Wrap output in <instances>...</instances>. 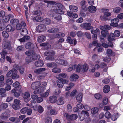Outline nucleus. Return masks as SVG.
Listing matches in <instances>:
<instances>
[{"instance_id":"14","label":"nucleus","mask_w":123,"mask_h":123,"mask_svg":"<svg viewBox=\"0 0 123 123\" xmlns=\"http://www.w3.org/2000/svg\"><path fill=\"white\" fill-rule=\"evenodd\" d=\"M61 9H53L52 11V13H54L55 14L57 13L58 14H63L64 12Z\"/></svg>"},{"instance_id":"26","label":"nucleus","mask_w":123,"mask_h":123,"mask_svg":"<svg viewBox=\"0 0 123 123\" xmlns=\"http://www.w3.org/2000/svg\"><path fill=\"white\" fill-rule=\"evenodd\" d=\"M96 8L95 6H89L88 8V10L89 11L93 13L95 12L96 11Z\"/></svg>"},{"instance_id":"56","label":"nucleus","mask_w":123,"mask_h":123,"mask_svg":"<svg viewBox=\"0 0 123 123\" xmlns=\"http://www.w3.org/2000/svg\"><path fill=\"white\" fill-rule=\"evenodd\" d=\"M113 34L115 37H118L120 35V32L119 31L116 30L115 31Z\"/></svg>"},{"instance_id":"50","label":"nucleus","mask_w":123,"mask_h":123,"mask_svg":"<svg viewBox=\"0 0 123 123\" xmlns=\"http://www.w3.org/2000/svg\"><path fill=\"white\" fill-rule=\"evenodd\" d=\"M44 59L46 60L52 61L54 60V58L53 56L50 55L48 57H45Z\"/></svg>"},{"instance_id":"15","label":"nucleus","mask_w":123,"mask_h":123,"mask_svg":"<svg viewBox=\"0 0 123 123\" xmlns=\"http://www.w3.org/2000/svg\"><path fill=\"white\" fill-rule=\"evenodd\" d=\"M52 15L55 18L57 21H60L61 20L62 18L60 14L52 13Z\"/></svg>"},{"instance_id":"8","label":"nucleus","mask_w":123,"mask_h":123,"mask_svg":"<svg viewBox=\"0 0 123 123\" xmlns=\"http://www.w3.org/2000/svg\"><path fill=\"white\" fill-rule=\"evenodd\" d=\"M41 83L39 81H37L32 83L31 85V87L33 90L37 89L39 87Z\"/></svg>"},{"instance_id":"5","label":"nucleus","mask_w":123,"mask_h":123,"mask_svg":"<svg viewBox=\"0 0 123 123\" xmlns=\"http://www.w3.org/2000/svg\"><path fill=\"white\" fill-rule=\"evenodd\" d=\"M119 21V19L118 18H115L111 20V23L110 25L111 26L117 27L118 26V23Z\"/></svg>"},{"instance_id":"64","label":"nucleus","mask_w":123,"mask_h":123,"mask_svg":"<svg viewBox=\"0 0 123 123\" xmlns=\"http://www.w3.org/2000/svg\"><path fill=\"white\" fill-rule=\"evenodd\" d=\"M108 99L107 98H104L103 99V102L104 105H106L108 103Z\"/></svg>"},{"instance_id":"10","label":"nucleus","mask_w":123,"mask_h":123,"mask_svg":"<svg viewBox=\"0 0 123 123\" xmlns=\"http://www.w3.org/2000/svg\"><path fill=\"white\" fill-rule=\"evenodd\" d=\"M46 70V69L44 68H39L35 69L34 72L36 74L38 75L42 74Z\"/></svg>"},{"instance_id":"49","label":"nucleus","mask_w":123,"mask_h":123,"mask_svg":"<svg viewBox=\"0 0 123 123\" xmlns=\"http://www.w3.org/2000/svg\"><path fill=\"white\" fill-rule=\"evenodd\" d=\"M61 69L59 68H54L52 70V71L54 73H58L61 72Z\"/></svg>"},{"instance_id":"28","label":"nucleus","mask_w":123,"mask_h":123,"mask_svg":"<svg viewBox=\"0 0 123 123\" xmlns=\"http://www.w3.org/2000/svg\"><path fill=\"white\" fill-rule=\"evenodd\" d=\"M12 18L10 21V23L11 25H15L18 23L19 21L18 19L16 18Z\"/></svg>"},{"instance_id":"25","label":"nucleus","mask_w":123,"mask_h":123,"mask_svg":"<svg viewBox=\"0 0 123 123\" xmlns=\"http://www.w3.org/2000/svg\"><path fill=\"white\" fill-rule=\"evenodd\" d=\"M25 48L27 49H31L34 48V46L33 44L30 42L28 43L25 45Z\"/></svg>"},{"instance_id":"40","label":"nucleus","mask_w":123,"mask_h":123,"mask_svg":"<svg viewBox=\"0 0 123 123\" xmlns=\"http://www.w3.org/2000/svg\"><path fill=\"white\" fill-rule=\"evenodd\" d=\"M35 52L33 50H31L26 51L25 52V54L27 55H34Z\"/></svg>"},{"instance_id":"11","label":"nucleus","mask_w":123,"mask_h":123,"mask_svg":"<svg viewBox=\"0 0 123 123\" xmlns=\"http://www.w3.org/2000/svg\"><path fill=\"white\" fill-rule=\"evenodd\" d=\"M55 61L56 62L62 65L66 66L67 65L68 63L67 61L62 59L56 60Z\"/></svg>"},{"instance_id":"30","label":"nucleus","mask_w":123,"mask_h":123,"mask_svg":"<svg viewBox=\"0 0 123 123\" xmlns=\"http://www.w3.org/2000/svg\"><path fill=\"white\" fill-rule=\"evenodd\" d=\"M110 90V87L108 85H105L103 87V92L105 93H108Z\"/></svg>"},{"instance_id":"59","label":"nucleus","mask_w":123,"mask_h":123,"mask_svg":"<svg viewBox=\"0 0 123 123\" xmlns=\"http://www.w3.org/2000/svg\"><path fill=\"white\" fill-rule=\"evenodd\" d=\"M45 121L46 123H51V119L50 117H48L45 119Z\"/></svg>"},{"instance_id":"44","label":"nucleus","mask_w":123,"mask_h":123,"mask_svg":"<svg viewBox=\"0 0 123 123\" xmlns=\"http://www.w3.org/2000/svg\"><path fill=\"white\" fill-rule=\"evenodd\" d=\"M78 117L77 115L76 114H73L70 116V119L71 120H75Z\"/></svg>"},{"instance_id":"47","label":"nucleus","mask_w":123,"mask_h":123,"mask_svg":"<svg viewBox=\"0 0 123 123\" xmlns=\"http://www.w3.org/2000/svg\"><path fill=\"white\" fill-rule=\"evenodd\" d=\"M34 19L38 22H41L43 21V19L42 17H41L36 16L35 17Z\"/></svg>"},{"instance_id":"29","label":"nucleus","mask_w":123,"mask_h":123,"mask_svg":"<svg viewBox=\"0 0 123 123\" xmlns=\"http://www.w3.org/2000/svg\"><path fill=\"white\" fill-rule=\"evenodd\" d=\"M83 95L82 93H80L77 95L76 97V100L79 103H81L82 100Z\"/></svg>"},{"instance_id":"63","label":"nucleus","mask_w":123,"mask_h":123,"mask_svg":"<svg viewBox=\"0 0 123 123\" xmlns=\"http://www.w3.org/2000/svg\"><path fill=\"white\" fill-rule=\"evenodd\" d=\"M67 14L68 16L71 18L73 17L74 15V13L73 12L69 11H67Z\"/></svg>"},{"instance_id":"54","label":"nucleus","mask_w":123,"mask_h":123,"mask_svg":"<svg viewBox=\"0 0 123 123\" xmlns=\"http://www.w3.org/2000/svg\"><path fill=\"white\" fill-rule=\"evenodd\" d=\"M2 35L4 37L6 38H8L9 36L8 34L5 31H4L2 32Z\"/></svg>"},{"instance_id":"9","label":"nucleus","mask_w":123,"mask_h":123,"mask_svg":"<svg viewBox=\"0 0 123 123\" xmlns=\"http://www.w3.org/2000/svg\"><path fill=\"white\" fill-rule=\"evenodd\" d=\"M81 27L84 28L86 30H88L92 28L91 26V24L89 23H83L80 25Z\"/></svg>"},{"instance_id":"20","label":"nucleus","mask_w":123,"mask_h":123,"mask_svg":"<svg viewBox=\"0 0 123 123\" xmlns=\"http://www.w3.org/2000/svg\"><path fill=\"white\" fill-rule=\"evenodd\" d=\"M63 98L60 97L58 99L57 101V104L58 105H62L64 103Z\"/></svg>"},{"instance_id":"35","label":"nucleus","mask_w":123,"mask_h":123,"mask_svg":"<svg viewBox=\"0 0 123 123\" xmlns=\"http://www.w3.org/2000/svg\"><path fill=\"white\" fill-rule=\"evenodd\" d=\"M101 34L104 37H106V35H108V31L106 29H105L101 31Z\"/></svg>"},{"instance_id":"4","label":"nucleus","mask_w":123,"mask_h":123,"mask_svg":"<svg viewBox=\"0 0 123 123\" xmlns=\"http://www.w3.org/2000/svg\"><path fill=\"white\" fill-rule=\"evenodd\" d=\"M36 28L37 31L39 32L44 31L47 29L46 26L44 24L38 25Z\"/></svg>"},{"instance_id":"32","label":"nucleus","mask_w":123,"mask_h":123,"mask_svg":"<svg viewBox=\"0 0 123 123\" xmlns=\"http://www.w3.org/2000/svg\"><path fill=\"white\" fill-rule=\"evenodd\" d=\"M99 110L96 107L92 108L91 110V112L92 114H94L97 113Z\"/></svg>"},{"instance_id":"43","label":"nucleus","mask_w":123,"mask_h":123,"mask_svg":"<svg viewBox=\"0 0 123 123\" xmlns=\"http://www.w3.org/2000/svg\"><path fill=\"white\" fill-rule=\"evenodd\" d=\"M15 68H13L9 71L6 74V76L8 77H10L12 76L13 74V71Z\"/></svg>"},{"instance_id":"42","label":"nucleus","mask_w":123,"mask_h":123,"mask_svg":"<svg viewBox=\"0 0 123 123\" xmlns=\"http://www.w3.org/2000/svg\"><path fill=\"white\" fill-rule=\"evenodd\" d=\"M13 83V81L11 79H9L7 80L6 82V84L7 86H10Z\"/></svg>"},{"instance_id":"38","label":"nucleus","mask_w":123,"mask_h":123,"mask_svg":"<svg viewBox=\"0 0 123 123\" xmlns=\"http://www.w3.org/2000/svg\"><path fill=\"white\" fill-rule=\"evenodd\" d=\"M115 37L114 34L111 33L108 38V40L110 41L114 40L115 39Z\"/></svg>"},{"instance_id":"52","label":"nucleus","mask_w":123,"mask_h":123,"mask_svg":"<svg viewBox=\"0 0 123 123\" xmlns=\"http://www.w3.org/2000/svg\"><path fill=\"white\" fill-rule=\"evenodd\" d=\"M105 116L106 118L109 119L111 117V115L109 112L107 111L105 114Z\"/></svg>"},{"instance_id":"19","label":"nucleus","mask_w":123,"mask_h":123,"mask_svg":"<svg viewBox=\"0 0 123 123\" xmlns=\"http://www.w3.org/2000/svg\"><path fill=\"white\" fill-rule=\"evenodd\" d=\"M10 116V114L6 112H4L2 114L1 118L4 120H6Z\"/></svg>"},{"instance_id":"1","label":"nucleus","mask_w":123,"mask_h":123,"mask_svg":"<svg viewBox=\"0 0 123 123\" xmlns=\"http://www.w3.org/2000/svg\"><path fill=\"white\" fill-rule=\"evenodd\" d=\"M14 103L12 105L13 108L15 110L19 109L21 105L20 100L18 99H15L14 100Z\"/></svg>"},{"instance_id":"62","label":"nucleus","mask_w":123,"mask_h":123,"mask_svg":"<svg viewBox=\"0 0 123 123\" xmlns=\"http://www.w3.org/2000/svg\"><path fill=\"white\" fill-rule=\"evenodd\" d=\"M91 32L92 34H98L99 32V30L98 29H97L96 30H91Z\"/></svg>"},{"instance_id":"24","label":"nucleus","mask_w":123,"mask_h":123,"mask_svg":"<svg viewBox=\"0 0 123 123\" xmlns=\"http://www.w3.org/2000/svg\"><path fill=\"white\" fill-rule=\"evenodd\" d=\"M12 86L16 89L19 90L21 88V86H19V83L18 81H16L13 83Z\"/></svg>"},{"instance_id":"46","label":"nucleus","mask_w":123,"mask_h":123,"mask_svg":"<svg viewBox=\"0 0 123 123\" xmlns=\"http://www.w3.org/2000/svg\"><path fill=\"white\" fill-rule=\"evenodd\" d=\"M50 91V89H48L43 94H42L41 95L42 97H47L49 95Z\"/></svg>"},{"instance_id":"22","label":"nucleus","mask_w":123,"mask_h":123,"mask_svg":"<svg viewBox=\"0 0 123 123\" xmlns=\"http://www.w3.org/2000/svg\"><path fill=\"white\" fill-rule=\"evenodd\" d=\"M78 78L79 76L77 74H73L71 75L70 80L71 81H73L75 80L78 79Z\"/></svg>"},{"instance_id":"13","label":"nucleus","mask_w":123,"mask_h":123,"mask_svg":"<svg viewBox=\"0 0 123 123\" xmlns=\"http://www.w3.org/2000/svg\"><path fill=\"white\" fill-rule=\"evenodd\" d=\"M13 74L12 77V78L13 79L18 78L19 77V75L17 74V71L16 69H14L13 71Z\"/></svg>"},{"instance_id":"60","label":"nucleus","mask_w":123,"mask_h":123,"mask_svg":"<svg viewBox=\"0 0 123 123\" xmlns=\"http://www.w3.org/2000/svg\"><path fill=\"white\" fill-rule=\"evenodd\" d=\"M67 41L68 43L72 44L74 43V41L71 37H68L67 38Z\"/></svg>"},{"instance_id":"23","label":"nucleus","mask_w":123,"mask_h":123,"mask_svg":"<svg viewBox=\"0 0 123 123\" xmlns=\"http://www.w3.org/2000/svg\"><path fill=\"white\" fill-rule=\"evenodd\" d=\"M6 30L8 32L11 31H13L14 30V27H12V26L10 25H8L6 27Z\"/></svg>"},{"instance_id":"51","label":"nucleus","mask_w":123,"mask_h":123,"mask_svg":"<svg viewBox=\"0 0 123 123\" xmlns=\"http://www.w3.org/2000/svg\"><path fill=\"white\" fill-rule=\"evenodd\" d=\"M121 11V9L120 7H116L114 9V12L117 13H119Z\"/></svg>"},{"instance_id":"61","label":"nucleus","mask_w":123,"mask_h":123,"mask_svg":"<svg viewBox=\"0 0 123 123\" xmlns=\"http://www.w3.org/2000/svg\"><path fill=\"white\" fill-rule=\"evenodd\" d=\"M27 109V107H26L22 109L21 110V112L23 114H24L26 112Z\"/></svg>"},{"instance_id":"36","label":"nucleus","mask_w":123,"mask_h":123,"mask_svg":"<svg viewBox=\"0 0 123 123\" xmlns=\"http://www.w3.org/2000/svg\"><path fill=\"white\" fill-rule=\"evenodd\" d=\"M47 66L48 67L53 68L54 67H57V65L54 62H51L47 63Z\"/></svg>"},{"instance_id":"41","label":"nucleus","mask_w":123,"mask_h":123,"mask_svg":"<svg viewBox=\"0 0 123 123\" xmlns=\"http://www.w3.org/2000/svg\"><path fill=\"white\" fill-rule=\"evenodd\" d=\"M8 106V105L6 103L2 104L0 105V110L4 109L7 108Z\"/></svg>"},{"instance_id":"18","label":"nucleus","mask_w":123,"mask_h":123,"mask_svg":"<svg viewBox=\"0 0 123 123\" xmlns=\"http://www.w3.org/2000/svg\"><path fill=\"white\" fill-rule=\"evenodd\" d=\"M70 10L74 12H76L78 11V8L77 6H74L70 5L69 6Z\"/></svg>"},{"instance_id":"55","label":"nucleus","mask_w":123,"mask_h":123,"mask_svg":"<svg viewBox=\"0 0 123 123\" xmlns=\"http://www.w3.org/2000/svg\"><path fill=\"white\" fill-rule=\"evenodd\" d=\"M43 91V90H42L41 89L39 88L37 90H35L34 92V93L36 94H39Z\"/></svg>"},{"instance_id":"39","label":"nucleus","mask_w":123,"mask_h":123,"mask_svg":"<svg viewBox=\"0 0 123 123\" xmlns=\"http://www.w3.org/2000/svg\"><path fill=\"white\" fill-rule=\"evenodd\" d=\"M88 65L86 64H84L83 67H82V70L83 71L82 73L86 72L88 70Z\"/></svg>"},{"instance_id":"21","label":"nucleus","mask_w":123,"mask_h":123,"mask_svg":"<svg viewBox=\"0 0 123 123\" xmlns=\"http://www.w3.org/2000/svg\"><path fill=\"white\" fill-rule=\"evenodd\" d=\"M57 99V97L54 96H51L49 98V101L52 103H55Z\"/></svg>"},{"instance_id":"3","label":"nucleus","mask_w":123,"mask_h":123,"mask_svg":"<svg viewBox=\"0 0 123 123\" xmlns=\"http://www.w3.org/2000/svg\"><path fill=\"white\" fill-rule=\"evenodd\" d=\"M9 41L6 40H4L2 45V47L4 49H9L10 48V44Z\"/></svg>"},{"instance_id":"48","label":"nucleus","mask_w":123,"mask_h":123,"mask_svg":"<svg viewBox=\"0 0 123 123\" xmlns=\"http://www.w3.org/2000/svg\"><path fill=\"white\" fill-rule=\"evenodd\" d=\"M49 0H42L44 2L49 4L50 5H53L55 4V2L54 1H49Z\"/></svg>"},{"instance_id":"2","label":"nucleus","mask_w":123,"mask_h":123,"mask_svg":"<svg viewBox=\"0 0 123 123\" xmlns=\"http://www.w3.org/2000/svg\"><path fill=\"white\" fill-rule=\"evenodd\" d=\"M22 97L24 98V100L25 102L27 103L30 100V94L28 92L23 93H22Z\"/></svg>"},{"instance_id":"37","label":"nucleus","mask_w":123,"mask_h":123,"mask_svg":"<svg viewBox=\"0 0 123 123\" xmlns=\"http://www.w3.org/2000/svg\"><path fill=\"white\" fill-rule=\"evenodd\" d=\"M43 21L44 24L47 25H49L51 22V20L48 18L43 19Z\"/></svg>"},{"instance_id":"58","label":"nucleus","mask_w":123,"mask_h":123,"mask_svg":"<svg viewBox=\"0 0 123 123\" xmlns=\"http://www.w3.org/2000/svg\"><path fill=\"white\" fill-rule=\"evenodd\" d=\"M38 110L39 113H41L43 112V109L41 106L39 105L38 107Z\"/></svg>"},{"instance_id":"6","label":"nucleus","mask_w":123,"mask_h":123,"mask_svg":"<svg viewBox=\"0 0 123 123\" xmlns=\"http://www.w3.org/2000/svg\"><path fill=\"white\" fill-rule=\"evenodd\" d=\"M14 17V15L11 14L7 15L3 18V19L4 22L6 23L8 22L10 18H13Z\"/></svg>"},{"instance_id":"16","label":"nucleus","mask_w":123,"mask_h":123,"mask_svg":"<svg viewBox=\"0 0 123 123\" xmlns=\"http://www.w3.org/2000/svg\"><path fill=\"white\" fill-rule=\"evenodd\" d=\"M35 58H34L33 57V56L31 57L28 56L25 59V60L26 62L28 63H30L35 60Z\"/></svg>"},{"instance_id":"7","label":"nucleus","mask_w":123,"mask_h":123,"mask_svg":"<svg viewBox=\"0 0 123 123\" xmlns=\"http://www.w3.org/2000/svg\"><path fill=\"white\" fill-rule=\"evenodd\" d=\"M86 114L87 116L89 115V113L86 111H82L80 114L79 115L80 119V121H82L84 120L85 117V115Z\"/></svg>"},{"instance_id":"31","label":"nucleus","mask_w":123,"mask_h":123,"mask_svg":"<svg viewBox=\"0 0 123 123\" xmlns=\"http://www.w3.org/2000/svg\"><path fill=\"white\" fill-rule=\"evenodd\" d=\"M76 71L82 73L83 71L82 70V67H81V64H79L77 66L76 69Z\"/></svg>"},{"instance_id":"45","label":"nucleus","mask_w":123,"mask_h":123,"mask_svg":"<svg viewBox=\"0 0 123 123\" xmlns=\"http://www.w3.org/2000/svg\"><path fill=\"white\" fill-rule=\"evenodd\" d=\"M74 86V84L73 83H70L68 86L66 87L65 89V90L66 91H68L70 90L71 88Z\"/></svg>"},{"instance_id":"57","label":"nucleus","mask_w":123,"mask_h":123,"mask_svg":"<svg viewBox=\"0 0 123 123\" xmlns=\"http://www.w3.org/2000/svg\"><path fill=\"white\" fill-rule=\"evenodd\" d=\"M94 96L95 98L98 99H100L102 98L101 95L98 93H97L95 94Z\"/></svg>"},{"instance_id":"33","label":"nucleus","mask_w":123,"mask_h":123,"mask_svg":"<svg viewBox=\"0 0 123 123\" xmlns=\"http://www.w3.org/2000/svg\"><path fill=\"white\" fill-rule=\"evenodd\" d=\"M106 54L107 55L109 56L111 55H114L115 53L112 52V50L111 49H107L106 52Z\"/></svg>"},{"instance_id":"34","label":"nucleus","mask_w":123,"mask_h":123,"mask_svg":"<svg viewBox=\"0 0 123 123\" xmlns=\"http://www.w3.org/2000/svg\"><path fill=\"white\" fill-rule=\"evenodd\" d=\"M9 120L12 122L17 123H18L19 120L18 118L17 117H12L9 118Z\"/></svg>"},{"instance_id":"17","label":"nucleus","mask_w":123,"mask_h":123,"mask_svg":"<svg viewBox=\"0 0 123 123\" xmlns=\"http://www.w3.org/2000/svg\"><path fill=\"white\" fill-rule=\"evenodd\" d=\"M58 86L59 88H62L64 86L63 82L61 79L57 80L56 81Z\"/></svg>"},{"instance_id":"27","label":"nucleus","mask_w":123,"mask_h":123,"mask_svg":"<svg viewBox=\"0 0 123 123\" xmlns=\"http://www.w3.org/2000/svg\"><path fill=\"white\" fill-rule=\"evenodd\" d=\"M45 40V37L44 36H41L38 37L37 41L39 43H41Z\"/></svg>"},{"instance_id":"53","label":"nucleus","mask_w":123,"mask_h":123,"mask_svg":"<svg viewBox=\"0 0 123 123\" xmlns=\"http://www.w3.org/2000/svg\"><path fill=\"white\" fill-rule=\"evenodd\" d=\"M55 6H56L58 9H62L64 8L63 6L60 3H56L55 4Z\"/></svg>"},{"instance_id":"12","label":"nucleus","mask_w":123,"mask_h":123,"mask_svg":"<svg viewBox=\"0 0 123 123\" xmlns=\"http://www.w3.org/2000/svg\"><path fill=\"white\" fill-rule=\"evenodd\" d=\"M35 64L37 67H40L43 65L44 63L43 60H40L36 61L35 63Z\"/></svg>"}]
</instances>
